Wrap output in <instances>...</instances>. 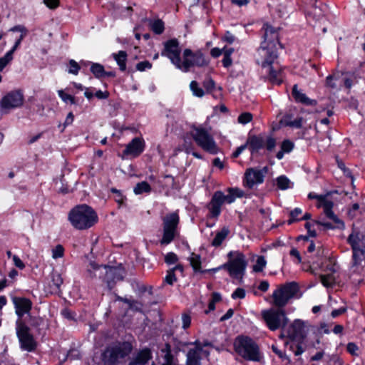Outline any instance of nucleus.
I'll use <instances>...</instances> for the list:
<instances>
[{
    "instance_id": "f257e3e1",
    "label": "nucleus",
    "mask_w": 365,
    "mask_h": 365,
    "mask_svg": "<svg viewBox=\"0 0 365 365\" xmlns=\"http://www.w3.org/2000/svg\"><path fill=\"white\" fill-rule=\"evenodd\" d=\"M299 292L297 282H291L281 284L272 295V304L275 308L262 310L261 315L267 327L271 331L283 330L287 325L289 319L282 309Z\"/></svg>"
},
{
    "instance_id": "f03ea898",
    "label": "nucleus",
    "mask_w": 365,
    "mask_h": 365,
    "mask_svg": "<svg viewBox=\"0 0 365 365\" xmlns=\"http://www.w3.org/2000/svg\"><path fill=\"white\" fill-rule=\"evenodd\" d=\"M263 31V41L258 49L259 55L261 57L260 62L262 67H269V79L272 83L281 84L282 82V73L281 71H276L272 67V63L278 57V46L282 48L279 41L278 29L268 24H264L262 28Z\"/></svg>"
},
{
    "instance_id": "7ed1b4c3",
    "label": "nucleus",
    "mask_w": 365,
    "mask_h": 365,
    "mask_svg": "<svg viewBox=\"0 0 365 365\" xmlns=\"http://www.w3.org/2000/svg\"><path fill=\"white\" fill-rule=\"evenodd\" d=\"M133 349L129 341H117L108 345L102 351L100 356L102 365H120L130 356Z\"/></svg>"
},
{
    "instance_id": "20e7f679",
    "label": "nucleus",
    "mask_w": 365,
    "mask_h": 365,
    "mask_svg": "<svg viewBox=\"0 0 365 365\" xmlns=\"http://www.w3.org/2000/svg\"><path fill=\"white\" fill-rule=\"evenodd\" d=\"M68 220L77 230H86L98 222V215L90 206L83 204L73 207L68 214Z\"/></svg>"
},
{
    "instance_id": "39448f33",
    "label": "nucleus",
    "mask_w": 365,
    "mask_h": 365,
    "mask_svg": "<svg viewBox=\"0 0 365 365\" xmlns=\"http://www.w3.org/2000/svg\"><path fill=\"white\" fill-rule=\"evenodd\" d=\"M233 346L235 351L246 361L259 362L262 359L259 345L248 336H237Z\"/></svg>"
},
{
    "instance_id": "423d86ee",
    "label": "nucleus",
    "mask_w": 365,
    "mask_h": 365,
    "mask_svg": "<svg viewBox=\"0 0 365 365\" xmlns=\"http://www.w3.org/2000/svg\"><path fill=\"white\" fill-rule=\"evenodd\" d=\"M228 261L222 265L211 269L214 272L223 269L228 272L230 276L242 281L247 266L245 255L239 251H230L227 254Z\"/></svg>"
},
{
    "instance_id": "0eeeda50",
    "label": "nucleus",
    "mask_w": 365,
    "mask_h": 365,
    "mask_svg": "<svg viewBox=\"0 0 365 365\" xmlns=\"http://www.w3.org/2000/svg\"><path fill=\"white\" fill-rule=\"evenodd\" d=\"M190 135L195 143L205 151L213 155L218 153L219 149L214 138L207 128L202 125H192Z\"/></svg>"
},
{
    "instance_id": "6e6552de",
    "label": "nucleus",
    "mask_w": 365,
    "mask_h": 365,
    "mask_svg": "<svg viewBox=\"0 0 365 365\" xmlns=\"http://www.w3.org/2000/svg\"><path fill=\"white\" fill-rule=\"evenodd\" d=\"M183 61L180 60L177 68L183 72H188L191 67L197 66L199 68L207 66L209 64L207 60L201 51L193 52L190 48H186L182 54Z\"/></svg>"
},
{
    "instance_id": "1a4fd4ad",
    "label": "nucleus",
    "mask_w": 365,
    "mask_h": 365,
    "mask_svg": "<svg viewBox=\"0 0 365 365\" xmlns=\"http://www.w3.org/2000/svg\"><path fill=\"white\" fill-rule=\"evenodd\" d=\"M163 237L160 241L161 245H167L175 239L178 234L180 217L177 212L167 214L163 218Z\"/></svg>"
},
{
    "instance_id": "9d476101",
    "label": "nucleus",
    "mask_w": 365,
    "mask_h": 365,
    "mask_svg": "<svg viewBox=\"0 0 365 365\" xmlns=\"http://www.w3.org/2000/svg\"><path fill=\"white\" fill-rule=\"evenodd\" d=\"M16 330L21 349L29 352L34 351L37 347V343L30 333V328L23 320L17 319Z\"/></svg>"
},
{
    "instance_id": "9b49d317",
    "label": "nucleus",
    "mask_w": 365,
    "mask_h": 365,
    "mask_svg": "<svg viewBox=\"0 0 365 365\" xmlns=\"http://www.w3.org/2000/svg\"><path fill=\"white\" fill-rule=\"evenodd\" d=\"M252 155H255L259 150L266 146L269 151H272L276 146V140L272 136H269L266 140L262 135H249L246 143Z\"/></svg>"
},
{
    "instance_id": "f8f14e48",
    "label": "nucleus",
    "mask_w": 365,
    "mask_h": 365,
    "mask_svg": "<svg viewBox=\"0 0 365 365\" xmlns=\"http://www.w3.org/2000/svg\"><path fill=\"white\" fill-rule=\"evenodd\" d=\"M231 204L233 202V198L225 195L220 190L216 191L212 196L210 202L207 204V208L209 210V215L211 218H217L221 213V207L225 203Z\"/></svg>"
},
{
    "instance_id": "ddd939ff",
    "label": "nucleus",
    "mask_w": 365,
    "mask_h": 365,
    "mask_svg": "<svg viewBox=\"0 0 365 365\" xmlns=\"http://www.w3.org/2000/svg\"><path fill=\"white\" fill-rule=\"evenodd\" d=\"M102 280L107 284L108 289H112L115 283L123 279V270L118 267L103 265Z\"/></svg>"
},
{
    "instance_id": "4468645a",
    "label": "nucleus",
    "mask_w": 365,
    "mask_h": 365,
    "mask_svg": "<svg viewBox=\"0 0 365 365\" xmlns=\"http://www.w3.org/2000/svg\"><path fill=\"white\" fill-rule=\"evenodd\" d=\"M24 95L21 91H11L0 100L2 110H11L21 107L24 103Z\"/></svg>"
},
{
    "instance_id": "2eb2a0df",
    "label": "nucleus",
    "mask_w": 365,
    "mask_h": 365,
    "mask_svg": "<svg viewBox=\"0 0 365 365\" xmlns=\"http://www.w3.org/2000/svg\"><path fill=\"white\" fill-rule=\"evenodd\" d=\"M162 56L169 58L171 62L177 67L181 60L179 41L176 38H172L164 43V49Z\"/></svg>"
},
{
    "instance_id": "dca6fc26",
    "label": "nucleus",
    "mask_w": 365,
    "mask_h": 365,
    "mask_svg": "<svg viewBox=\"0 0 365 365\" xmlns=\"http://www.w3.org/2000/svg\"><path fill=\"white\" fill-rule=\"evenodd\" d=\"M287 336L292 340L303 341L307 336L304 322L301 319H295L289 326Z\"/></svg>"
},
{
    "instance_id": "f3484780",
    "label": "nucleus",
    "mask_w": 365,
    "mask_h": 365,
    "mask_svg": "<svg viewBox=\"0 0 365 365\" xmlns=\"http://www.w3.org/2000/svg\"><path fill=\"white\" fill-rule=\"evenodd\" d=\"M12 302L14 305L15 312L20 320H22V317L25 315L30 314V311L32 308V302L26 297H12Z\"/></svg>"
},
{
    "instance_id": "a211bd4d",
    "label": "nucleus",
    "mask_w": 365,
    "mask_h": 365,
    "mask_svg": "<svg viewBox=\"0 0 365 365\" xmlns=\"http://www.w3.org/2000/svg\"><path fill=\"white\" fill-rule=\"evenodd\" d=\"M264 178L262 170L249 168L245 174L244 184L247 187L252 188L255 185L262 183Z\"/></svg>"
},
{
    "instance_id": "6ab92c4d",
    "label": "nucleus",
    "mask_w": 365,
    "mask_h": 365,
    "mask_svg": "<svg viewBox=\"0 0 365 365\" xmlns=\"http://www.w3.org/2000/svg\"><path fill=\"white\" fill-rule=\"evenodd\" d=\"M145 142L143 138H135L127 145L123 153L124 155L139 156L144 150Z\"/></svg>"
},
{
    "instance_id": "aec40b11",
    "label": "nucleus",
    "mask_w": 365,
    "mask_h": 365,
    "mask_svg": "<svg viewBox=\"0 0 365 365\" xmlns=\"http://www.w3.org/2000/svg\"><path fill=\"white\" fill-rule=\"evenodd\" d=\"M153 359V351L148 347H144L135 351L129 362H134L139 365H148L149 361Z\"/></svg>"
},
{
    "instance_id": "412c9836",
    "label": "nucleus",
    "mask_w": 365,
    "mask_h": 365,
    "mask_svg": "<svg viewBox=\"0 0 365 365\" xmlns=\"http://www.w3.org/2000/svg\"><path fill=\"white\" fill-rule=\"evenodd\" d=\"M347 242L351 245L352 250L359 248L361 251L365 252V232H351L347 238Z\"/></svg>"
},
{
    "instance_id": "4be33fe9",
    "label": "nucleus",
    "mask_w": 365,
    "mask_h": 365,
    "mask_svg": "<svg viewBox=\"0 0 365 365\" xmlns=\"http://www.w3.org/2000/svg\"><path fill=\"white\" fill-rule=\"evenodd\" d=\"M292 95L298 103H302L305 106H316L317 102L316 100L310 99L305 93L298 89L297 84H294L292 87Z\"/></svg>"
},
{
    "instance_id": "5701e85b",
    "label": "nucleus",
    "mask_w": 365,
    "mask_h": 365,
    "mask_svg": "<svg viewBox=\"0 0 365 365\" xmlns=\"http://www.w3.org/2000/svg\"><path fill=\"white\" fill-rule=\"evenodd\" d=\"M336 266V264L327 265V269L330 271V273L327 274H321L319 276L322 284L327 288L332 287L333 285L336 283V279L334 275L337 271Z\"/></svg>"
},
{
    "instance_id": "b1692460",
    "label": "nucleus",
    "mask_w": 365,
    "mask_h": 365,
    "mask_svg": "<svg viewBox=\"0 0 365 365\" xmlns=\"http://www.w3.org/2000/svg\"><path fill=\"white\" fill-rule=\"evenodd\" d=\"M333 206L334 202L331 200H329L327 202H324V204L322 206L324 209V212L329 219L333 220L334 222L337 224V228H344V223L334 213V212L332 211Z\"/></svg>"
},
{
    "instance_id": "393cba45",
    "label": "nucleus",
    "mask_w": 365,
    "mask_h": 365,
    "mask_svg": "<svg viewBox=\"0 0 365 365\" xmlns=\"http://www.w3.org/2000/svg\"><path fill=\"white\" fill-rule=\"evenodd\" d=\"M103 265L96 264L95 262H90L86 273L85 277L89 279H93L98 277L100 279L103 274Z\"/></svg>"
},
{
    "instance_id": "a878e982",
    "label": "nucleus",
    "mask_w": 365,
    "mask_h": 365,
    "mask_svg": "<svg viewBox=\"0 0 365 365\" xmlns=\"http://www.w3.org/2000/svg\"><path fill=\"white\" fill-rule=\"evenodd\" d=\"M113 58L116 61L121 71H125L126 69L127 53L125 51H119L117 53L112 54Z\"/></svg>"
},
{
    "instance_id": "bb28decb",
    "label": "nucleus",
    "mask_w": 365,
    "mask_h": 365,
    "mask_svg": "<svg viewBox=\"0 0 365 365\" xmlns=\"http://www.w3.org/2000/svg\"><path fill=\"white\" fill-rule=\"evenodd\" d=\"M230 233V230L227 227H224L220 232H218L214 239L212 240L211 245L214 247H219L222 245V242L225 240Z\"/></svg>"
},
{
    "instance_id": "cd10ccee",
    "label": "nucleus",
    "mask_w": 365,
    "mask_h": 365,
    "mask_svg": "<svg viewBox=\"0 0 365 365\" xmlns=\"http://www.w3.org/2000/svg\"><path fill=\"white\" fill-rule=\"evenodd\" d=\"M186 356L185 365H201V356L197 354V351L189 350Z\"/></svg>"
},
{
    "instance_id": "c85d7f7f",
    "label": "nucleus",
    "mask_w": 365,
    "mask_h": 365,
    "mask_svg": "<svg viewBox=\"0 0 365 365\" xmlns=\"http://www.w3.org/2000/svg\"><path fill=\"white\" fill-rule=\"evenodd\" d=\"M160 351L164 354L163 358L165 362L173 365L174 356L172 354L171 346L169 343H165L164 347L160 349Z\"/></svg>"
},
{
    "instance_id": "c756f323",
    "label": "nucleus",
    "mask_w": 365,
    "mask_h": 365,
    "mask_svg": "<svg viewBox=\"0 0 365 365\" xmlns=\"http://www.w3.org/2000/svg\"><path fill=\"white\" fill-rule=\"evenodd\" d=\"M303 118L299 117L297 119L292 120L290 115H285L284 117V124L287 126L295 128H301L302 127Z\"/></svg>"
},
{
    "instance_id": "7c9ffc66",
    "label": "nucleus",
    "mask_w": 365,
    "mask_h": 365,
    "mask_svg": "<svg viewBox=\"0 0 365 365\" xmlns=\"http://www.w3.org/2000/svg\"><path fill=\"white\" fill-rule=\"evenodd\" d=\"M149 25L151 30L158 35L163 34L165 30L164 22L161 19L150 20Z\"/></svg>"
},
{
    "instance_id": "2f4dec72",
    "label": "nucleus",
    "mask_w": 365,
    "mask_h": 365,
    "mask_svg": "<svg viewBox=\"0 0 365 365\" xmlns=\"http://www.w3.org/2000/svg\"><path fill=\"white\" fill-rule=\"evenodd\" d=\"M190 262L195 272H205V271L201 270V259L199 255L192 253L191 257H190Z\"/></svg>"
},
{
    "instance_id": "473e14b6",
    "label": "nucleus",
    "mask_w": 365,
    "mask_h": 365,
    "mask_svg": "<svg viewBox=\"0 0 365 365\" xmlns=\"http://www.w3.org/2000/svg\"><path fill=\"white\" fill-rule=\"evenodd\" d=\"M133 191L136 195H140L144 192L149 193L151 191V187L148 182L142 181L136 184Z\"/></svg>"
},
{
    "instance_id": "72a5a7b5",
    "label": "nucleus",
    "mask_w": 365,
    "mask_h": 365,
    "mask_svg": "<svg viewBox=\"0 0 365 365\" xmlns=\"http://www.w3.org/2000/svg\"><path fill=\"white\" fill-rule=\"evenodd\" d=\"M91 71L97 78L105 77L106 71L104 69V67L100 63H92L91 66Z\"/></svg>"
},
{
    "instance_id": "f704fd0d",
    "label": "nucleus",
    "mask_w": 365,
    "mask_h": 365,
    "mask_svg": "<svg viewBox=\"0 0 365 365\" xmlns=\"http://www.w3.org/2000/svg\"><path fill=\"white\" fill-rule=\"evenodd\" d=\"M353 250V256H352V258H353V266H361V264H362V262L364 260V255H365V252H362L361 251V250L359 248V249H355V250Z\"/></svg>"
},
{
    "instance_id": "c9c22d12",
    "label": "nucleus",
    "mask_w": 365,
    "mask_h": 365,
    "mask_svg": "<svg viewBox=\"0 0 365 365\" xmlns=\"http://www.w3.org/2000/svg\"><path fill=\"white\" fill-rule=\"evenodd\" d=\"M277 187L280 190H287L290 187V180L285 175H280L276 179Z\"/></svg>"
},
{
    "instance_id": "e433bc0d",
    "label": "nucleus",
    "mask_w": 365,
    "mask_h": 365,
    "mask_svg": "<svg viewBox=\"0 0 365 365\" xmlns=\"http://www.w3.org/2000/svg\"><path fill=\"white\" fill-rule=\"evenodd\" d=\"M190 88L195 96L201 98L205 94L203 89L199 87L198 83L195 81H191Z\"/></svg>"
},
{
    "instance_id": "4c0bfd02",
    "label": "nucleus",
    "mask_w": 365,
    "mask_h": 365,
    "mask_svg": "<svg viewBox=\"0 0 365 365\" xmlns=\"http://www.w3.org/2000/svg\"><path fill=\"white\" fill-rule=\"evenodd\" d=\"M228 195L225 196H230L233 198V202L236 197H242L244 196V192L238 187H230L227 189Z\"/></svg>"
},
{
    "instance_id": "58836bf2",
    "label": "nucleus",
    "mask_w": 365,
    "mask_h": 365,
    "mask_svg": "<svg viewBox=\"0 0 365 365\" xmlns=\"http://www.w3.org/2000/svg\"><path fill=\"white\" fill-rule=\"evenodd\" d=\"M13 55L11 52H7L6 54L0 58V71H2L4 68L13 60Z\"/></svg>"
},
{
    "instance_id": "ea45409f",
    "label": "nucleus",
    "mask_w": 365,
    "mask_h": 365,
    "mask_svg": "<svg viewBox=\"0 0 365 365\" xmlns=\"http://www.w3.org/2000/svg\"><path fill=\"white\" fill-rule=\"evenodd\" d=\"M267 262L263 256L258 257L256 264L253 266V271L260 272L265 267Z\"/></svg>"
},
{
    "instance_id": "a19ab883",
    "label": "nucleus",
    "mask_w": 365,
    "mask_h": 365,
    "mask_svg": "<svg viewBox=\"0 0 365 365\" xmlns=\"http://www.w3.org/2000/svg\"><path fill=\"white\" fill-rule=\"evenodd\" d=\"M51 281L56 288L59 290L61 285L63 284L61 275L57 272H53L51 274Z\"/></svg>"
},
{
    "instance_id": "79ce46f5",
    "label": "nucleus",
    "mask_w": 365,
    "mask_h": 365,
    "mask_svg": "<svg viewBox=\"0 0 365 365\" xmlns=\"http://www.w3.org/2000/svg\"><path fill=\"white\" fill-rule=\"evenodd\" d=\"M308 197L309 199H317L319 202V207H322L324 204V202H327L329 200L327 199V195H319L314 192H310L308 195Z\"/></svg>"
},
{
    "instance_id": "37998d69",
    "label": "nucleus",
    "mask_w": 365,
    "mask_h": 365,
    "mask_svg": "<svg viewBox=\"0 0 365 365\" xmlns=\"http://www.w3.org/2000/svg\"><path fill=\"white\" fill-rule=\"evenodd\" d=\"M252 120V114L249 112L241 113L237 118V120L241 124H247Z\"/></svg>"
},
{
    "instance_id": "c03bdc74",
    "label": "nucleus",
    "mask_w": 365,
    "mask_h": 365,
    "mask_svg": "<svg viewBox=\"0 0 365 365\" xmlns=\"http://www.w3.org/2000/svg\"><path fill=\"white\" fill-rule=\"evenodd\" d=\"M177 279H178L173 270H171L170 269L168 270L167 274L164 279V282L169 285H173L177 281Z\"/></svg>"
},
{
    "instance_id": "a18cd8bd",
    "label": "nucleus",
    "mask_w": 365,
    "mask_h": 365,
    "mask_svg": "<svg viewBox=\"0 0 365 365\" xmlns=\"http://www.w3.org/2000/svg\"><path fill=\"white\" fill-rule=\"evenodd\" d=\"M59 97L62 99L63 101L67 103L70 102L71 104H75V98L70 94L66 93L63 90H59L58 91Z\"/></svg>"
},
{
    "instance_id": "49530a36",
    "label": "nucleus",
    "mask_w": 365,
    "mask_h": 365,
    "mask_svg": "<svg viewBox=\"0 0 365 365\" xmlns=\"http://www.w3.org/2000/svg\"><path fill=\"white\" fill-rule=\"evenodd\" d=\"M63 254L64 248L61 245H56L52 250V257L54 259L62 257Z\"/></svg>"
},
{
    "instance_id": "de8ad7c7",
    "label": "nucleus",
    "mask_w": 365,
    "mask_h": 365,
    "mask_svg": "<svg viewBox=\"0 0 365 365\" xmlns=\"http://www.w3.org/2000/svg\"><path fill=\"white\" fill-rule=\"evenodd\" d=\"M68 64H69L68 73L74 74V75H77L81 68L78 63L76 61L71 59L69 61Z\"/></svg>"
},
{
    "instance_id": "09e8293b",
    "label": "nucleus",
    "mask_w": 365,
    "mask_h": 365,
    "mask_svg": "<svg viewBox=\"0 0 365 365\" xmlns=\"http://www.w3.org/2000/svg\"><path fill=\"white\" fill-rule=\"evenodd\" d=\"M178 261V257L177 255L174 252H168L165 256V262L168 264H173L176 263Z\"/></svg>"
},
{
    "instance_id": "8fccbe9b",
    "label": "nucleus",
    "mask_w": 365,
    "mask_h": 365,
    "mask_svg": "<svg viewBox=\"0 0 365 365\" xmlns=\"http://www.w3.org/2000/svg\"><path fill=\"white\" fill-rule=\"evenodd\" d=\"M272 351L277 354L281 359L282 360H287V362L289 364L291 363V360L288 356L286 355L285 353L282 352L281 350H279L277 346L275 345L272 346Z\"/></svg>"
},
{
    "instance_id": "3c124183",
    "label": "nucleus",
    "mask_w": 365,
    "mask_h": 365,
    "mask_svg": "<svg viewBox=\"0 0 365 365\" xmlns=\"http://www.w3.org/2000/svg\"><path fill=\"white\" fill-rule=\"evenodd\" d=\"M294 146V143L292 141L289 140H284L281 144V149L284 153H289L293 150Z\"/></svg>"
},
{
    "instance_id": "603ef678",
    "label": "nucleus",
    "mask_w": 365,
    "mask_h": 365,
    "mask_svg": "<svg viewBox=\"0 0 365 365\" xmlns=\"http://www.w3.org/2000/svg\"><path fill=\"white\" fill-rule=\"evenodd\" d=\"M29 317V324L33 327H38L43 323V319L38 317H33L31 314L28 316Z\"/></svg>"
},
{
    "instance_id": "864d4df0",
    "label": "nucleus",
    "mask_w": 365,
    "mask_h": 365,
    "mask_svg": "<svg viewBox=\"0 0 365 365\" xmlns=\"http://www.w3.org/2000/svg\"><path fill=\"white\" fill-rule=\"evenodd\" d=\"M203 87L207 93H211L215 87V83L212 78H208L203 82Z\"/></svg>"
},
{
    "instance_id": "5fc2aeb1",
    "label": "nucleus",
    "mask_w": 365,
    "mask_h": 365,
    "mask_svg": "<svg viewBox=\"0 0 365 365\" xmlns=\"http://www.w3.org/2000/svg\"><path fill=\"white\" fill-rule=\"evenodd\" d=\"M143 307V304L142 302H140L138 300L133 299V302L129 306V309L133 311L142 312Z\"/></svg>"
},
{
    "instance_id": "6e6d98bb",
    "label": "nucleus",
    "mask_w": 365,
    "mask_h": 365,
    "mask_svg": "<svg viewBox=\"0 0 365 365\" xmlns=\"http://www.w3.org/2000/svg\"><path fill=\"white\" fill-rule=\"evenodd\" d=\"M245 290L243 288H237L235 292L232 294V298L235 299H244L245 297Z\"/></svg>"
},
{
    "instance_id": "4d7b16f0",
    "label": "nucleus",
    "mask_w": 365,
    "mask_h": 365,
    "mask_svg": "<svg viewBox=\"0 0 365 365\" xmlns=\"http://www.w3.org/2000/svg\"><path fill=\"white\" fill-rule=\"evenodd\" d=\"M151 67L152 64L148 61H140L136 65V69L140 71H144L145 69H149Z\"/></svg>"
},
{
    "instance_id": "13d9d810",
    "label": "nucleus",
    "mask_w": 365,
    "mask_h": 365,
    "mask_svg": "<svg viewBox=\"0 0 365 365\" xmlns=\"http://www.w3.org/2000/svg\"><path fill=\"white\" fill-rule=\"evenodd\" d=\"M74 120V115L72 112L68 113V114L66 116V118L63 124V128L61 129V132H63L65 128L69 125H71Z\"/></svg>"
},
{
    "instance_id": "bf43d9fd",
    "label": "nucleus",
    "mask_w": 365,
    "mask_h": 365,
    "mask_svg": "<svg viewBox=\"0 0 365 365\" xmlns=\"http://www.w3.org/2000/svg\"><path fill=\"white\" fill-rule=\"evenodd\" d=\"M182 328L184 329H186L190 326L191 317L189 314L184 313L182 315Z\"/></svg>"
},
{
    "instance_id": "052dcab7",
    "label": "nucleus",
    "mask_w": 365,
    "mask_h": 365,
    "mask_svg": "<svg viewBox=\"0 0 365 365\" xmlns=\"http://www.w3.org/2000/svg\"><path fill=\"white\" fill-rule=\"evenodd\" d=\"M346 349H347V351L353 355V356H356L357 355V353H356V351L359 349L357 345L353 342H349L348 343L347 346H346Z\"/></svg>"
},
{
    "instance_id": "680f3d73",
    "label": "nucleus",
    "mask_w": 365,
    "mask_h": 365,
    "mask_svg": "<svg viewBox=\"0 0 365 365\" xmlns=\"http://www.w3.org/2000/svg\"><path fill=\"white\" fill-rule=\"evenodd\" d=\"M110 191L111 192L115 194V200L118 203L121 204L123 202V196L120 190H117L116 188H111Z\"/></svg>"
},
{
    "instance_id": "e2e57ef3",
    "label": "nucleus",
    "mask_w": 365,
    "mask_h": 365,
    "mask_svg": "<svg viewBox=\"0 0 365 365\" xmlns=\"http://www.w3.org/2000/svg\"><path fill=\"white\" fill-rule=\"evenodd\" d=\"M9 31H19L21 34H27L28 29L23 25H16L9 29Z\"/></svg>"
},
{
    "instance_id": "0e129e2a",
    "label": "nucleus",
    "mask_w": 365,
    "mask_h": 365,
    "mask_svg": "<svg viewBox=\"0 0 365 365\" xmlns=\"http://www.w3.org/2000/svg\"><path fill=\"white\" fill-rule=\"evenodd\" d=\"M359 209L358 203H354L348 210V215L350 217L354 218L356 216V212Z\"/></svg>"
},
{
    "instance_id": "69168bd1",
    "label": "nucleus",
    "mask_w": 365,
    "mask_h": 365,
    "mask_svg": "<svg viewBox=\"0 0 365 365\" xmlns=\"http://www.w3.org/2000/svg\"><path fill=\"white\" fill-rule=\"evenodd\" d=\"M302 209L296 207L290 212L289 216L297 221H300V218H298V217L302 214Z\"/></svg>"
},
{
    "instance_id": "338daca9",
    "label": "nucleus",
    "mask_w": 365,
    "mask_h": 365,
    "mask_svg": "<svg viewBox=\"0 0 365 365\" xmlns=\"http://www.w3.org/2000/svg\"><path fill=\"white\" fill-rule=\"evenodd\" d=\"M13 261L14 265L20 269H23L25 267L24 263L22 260L16 255L13 256Z\"/></svg>"
},
{
    "instance_id": "774afa93",
    "label": "nucleus",
    "mask_w": 365,
    "mask_h": 365,
    "mask_svg": "<svg viewBox=\"0 0 365 365\" xmlns=\"http://www.w3.org/2000/svg\"><path fill=\"white\" fill-rule=\"evenodd\" d=\"M336 78L332 76V75H329L326 78V85L328 87H330L331 88H336V83L334 82V80H335Z\"/></svg>"
}]
</instances>
